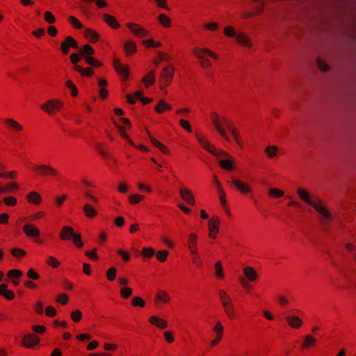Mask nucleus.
Masks as SVG:
<instances>
[{
    "mask_svg": "<svg viewBox=\"0 0 356 356\" xmlns=\"http://www.w3.org/2000/svg\"><path fill=\"white\" fill-rule=\"evenodd\" d=\"M145 199V196L139 194H134L129 196V201L131 205H135Z\"/></svg>",
    "mask_w": 356,
    "mask_h": 356,
    "instance_id": "nucleus-52",
    "label": "nucleus"
},
{
    "mask_svg": "<svg viewBox=\"0 0 356 356\" xmlns=\"http://www.w3.org/2000/svg\"><path fill=\"white\" fill-rule=\"evenodd\" d=\"M84 36L90 43H96L99 39V34L92 29H86L84 31Z\"/></svg>",
    "mask_w": 356,
    "mask_h": 356,
    "instance_id": "nucleus-28",
    "label": "nucleus"
},
{
    "mask_svg": "<svg viewBox=\"0 0 356 356\" xmlns=\"http://www.w3.org/2000/svg\"><path fill=\"white\" fill-rule=\"evenodd\" d=\"M243 273L245 275V280L250 282H256L258 278V275L252 267L247 266L243 270Z\"/></svg>",
    "mask_w": 356,
    "mask_h": 356,
    "instance_id": "nucleus-19",
    "label": "nucleus"
},
{
    "mask_svg": "<svg viewBox=\"0 0 356 356\" xmlns=\"http://www.w3.org/2000/svg\"><path fill=\"white\" fill-rule=\"evenodd\" d=\"M62 106V103L58 99H51L41 105V108L51 115L58 111Z\"/></svg>",
    "mask_w": 356,
    "mask_h": 356,
    "instance_id": "nucleus-9",
    "label": "nucleus"
},
{
    "mask_svg": "<svg viewBox=\"0 0 356 356\" xmlns=\"http://www.w3.org/2000/svg\"><path fill=\"white\" fill-rule=\"evenodd\" d=\"M85 255L89 257L92 261H97L99 260V257L97 255V249L96 248H93L90 251H86Z\"/></svg>",
    "mask_w": 356,
    "mask_h": 356,
    "instance_id": "nucleus-61",
    "label": "nucleus"
},
{
    "mask_svg": "<svg viewBox=\"0 0 356 356\" xmlns=\"http://www.w3.org/2000/svg\"><path fill=\"white\" fill-rule=\"evenodd\" d=\"M40 342V338L35 334H29L22 339V344L26 348H33Z\"/></svg>",
    "mask_w": 356,
    "mask_h": 356,
    "instance_id": "nucleus-14",
    "label": "nucleus"
},
{
    "mask_svg": "<svg viewBox=\"0 0 356 356\" xmlns=\"http://www.w3.org/2000/svg\"><path fill=\"white\" fill-rule=\"evenodd\" d=\"M47 264L52 266L53 268H58L60 265L59 261L53 256H49L46 261Z\"/></svg>",
    "mask_w": 356,
    "mask_h": 356,
    "instance_id": "nucleus-58",
    "label": "nucleus"
},
{
    "mask_svg": "<svg viewBox=\"0 0 356 356\" xmlns=\"http://www.w3.org/2000/svg\"><path fill=\"white\" fill-rule=\"evenodd\" d=\"M126 26L133 34L138 38H142L149 35V31L140 24L134 22H128Z\"/></svg>",
    "mask_w": 356,
    "mask_h": 356,
    "instance_id": "nucleus-10",
    "label": "nucleus"
},
{
    "mask_svg": "<svg viewBox=\"0 0 356 356\" xmlns=\"http://www.w3.org/2000/svg\"><path fill=\"white\" fill-rule=\"evenodd\" d=\"M70 318L74 322L79 323L82 320V312L79 309L72 311L70 314Z\"/></svg>",
    "mask_w": 356,
    "mask_h": 356,
    "instance_id": "nucleus-50",
    "label": "nucleus"
},
{
    "mask_svg": "<svg viewBox=\"0 0 356 356\" xmlns=\"http://www.w3.org/2000/svg\"><path fill=\"white\" fill-rule=\"evenodd\" d=\"M32 171L38 176H49L52 177H57L58 172L56 169L50 165L40 164L35 165L32 168Z\"/></svg>",
    "mask_w": 356,
    "mask_h": 356,
    "instance_id": "nucleus-4",
    "label": "nucleus"
},
{
    "mask_svg": "<svg viewBox=\"0 0 356 356\" xmlns=\"http://www.w3.org/2000/svg\"><path fill=\"white\" fill-rule=\"evenodd\" d=\"M278 147L275 145L266 147L264 152L267 154L269 159H273L277 156Z\"/></svg>",
    "mask_w": 356,
    "mask_h": 356,
    "instance_id": "nucleus-46",
    "label": "nucleus"
},
{
    "mask_svg": "<svg viewBox=\"0 0 356 356\" xmlns=\"http://www.w3.org/2000/svg\"><path fill=\"white\" fill-rule=\"evenodd\" d=\"M181 198L190 205L194 206L195 204L194 195L192 191L186 187H181L179 189Z\"/></svg>",
    "mask_w": 356,
    "mask_h": 356,
    "instance_id": "nucleus-13",
    "label": "nucleus"
},
{
    "mask_svg": "<svg viewBox=\"0 0 356 356\" xmlns=\"http://www.w3.org/2000/svg\"><path fill=\"white\" fill-rule=\"evenodd\" d=\"M316 343V339L311 334H307L305 337V339L302 343V348L304 350H307L311 347L315 346Z\"/></svg>",
    "mask_w": 356,
    "mask_h": 356,
    "instance_id": "nucleus-37",
    "label": "nucleus"
},
{
    "mask_svg": "<svg viewBox=\"0 0 356 356\" xmlns=\"http://www.w3.org/2000/svg\"><path fill=\"white\" fill-rule=\"evenodd\" d=\"M220 219L218 216L213 215L208 222L209 237L216 239L219 232Z\"/></svg>",
    "mask_w": 356,
    "mask_h": 356,
    "instance_id": "nucleus-7",
    "label": "nucleus"
},
{
    "mask_svg": "<svg viewBox=\"0 0 356 356\" xmlns=\"http://www.w3.org/2000/svg\"><path fill=\"white\" fill-rule=\"evenodd\" d=\"M236 42L245 47L251 48L252 47V42L250 38L243 32L237 33L236 37Z\"/></svg>",
    "mask_w": 356,
    "mask_h": 356,
    "instance_id": "nucleus-16",
    "label": "nucleus"
},
{
    "mask_svg": "<svg viewBox=\"0 0 356 356\" xmlns=\"http://www.w3.org/2000/svg\"><path fill=\"white\" fill-rule=\"evenodd\" d=\"M70 47L74 49H79V46L77 41L72 36H66L64 41L61 42L60 49L63 55L69 54Z\"/></svg>",
    "mask_w": 356,
    "mask_h": 356,
    "instance_id": "nucleus-6",
    "label": "nucleus"
},
{
    "mask_svg": "<svg viewBox=\"0 0 356 356\" xmlns=\"http://www.w3.org/2000/svg\"><path fill=\"white\" fill-rule=\"evenodd\" d=\"M65 86L70 90L71 95L72 97H76L79 94L78 89L75 84L70 80H68L65 82Z\"/></svg>",
    "mask_w": 356,
    "mask_h": 356,
    "instance_id": "nucleus-47",
    "label": "nucleus"
},
{
    "mask_svg": "<svg viewBox=\"0 0 356 356\" xmlns=\"http://www.w3.org/2000/svg\"><path fill=\"white\" fill-rule=\"evenodd\" d=\"M234 164L235 161L232 156L231 158H227V159H221L219 162V165L220 168L227 170H233Z\"/></svg>",
    "mask_w": 356,
    "mask_h": 356,
    "instance_id": "nucleus-36",
    "label": "nucleus"
},
{
    "mask_svg": "<svg viewBox=\"0 0 356 356\" xmlns=\"http://www.w3.org/2000/svg\"><path fill=\"white\" fill-rule=\"evenodd\" d=\"M155 70H150L143 79L142 82L145 86V88H149L155 82Z\"/></svg>",
    "mask_w": 356,
    "mask_h": 356,
    "instance_id": "nucleus-34",
    "label": "nucleus"
},
{
    "mask_svg": "<svg viewBox=\"0 0 356 356\" xmlns=\"http://www.w3.org/2000/svg\"><path fill=\"white\" fill-rule=\"evenodd\" d=\"M222 307L227 317L231 320L234 319L236 317V312L234 308L232 302L228 304H225L222 305Z\"/></svg>",
    "mask_w": 356,
    "mask_h": 356,
    "instance_id": "nucleus-41",
    "label": "nucleus"
},
{
    "mask_svg": "<svg viewBox=\"0 0 356 356\" xmlns=\"http://www.w3.org/2000/svg\"><path fill=\"white\" fill-rule=\"evenodd\" d=\"M7 127L10 129H13L15 132H20L23 131L24 127L22 125L19 124L16 120L12 118L6 119L5 120Z\"/></svg>",
    "mask_w": 356,
    "mask_h": 356,
    "instance_id": "nucleus-35",
    "label": "nucleus"
},
{
    "mask_svg": "<svg viewBox=\"0 0 356 356\" xmlns=\"http://www.w3.org/2000/svg\"><path fill=\"white\" fill-rule=\"evenodd\" d=\"M113 65L116 73L121 75L123 77L124 81H127L130 72L129 65H123L121 60L118 58L113 60Z\"/></svg>",
    "mask_w": 356,
    "mask_h": 356,
    "instance_id": "nucleus-8",
    "label": "nucleus"
},
{
    "mask_svg": "<svg viewBox=\"0 0 356 356\" xmlns=\"http://www.w3.org/2000/svg\"><path fill=\"white\" fill-rule=\"evenodd\" d=\"M56 300L58 303H60V304H61V305H67V302H68V301H69V297H68V296H67L66 293H60V294L57 296V298H56Z\"/></svg>",
    "mask_w": 356,
    "mask_h": 356,
    "instance_id": "nucleus-64",
    "label": "nucleus"
},
{
    "mask_svg": "<svg viewBox=\"0 0 356 356\" xmlns=\"http://www.w3.org/2000/svg\"><path fill=\"white\" fill-rule=\"evenodd\" d=\"M120 294L122 298L127 299L131 296L132 289L130 287H122L120 289Z\"/></svg>",
    "mask_w": 356,
    "mask_h": 356,
    "instance_id": "nucleus-59",
    "label": "nucleus"
},
{
    "mask_svg": "<svg viewBox=\"0 0 356 356\" xmlns=\"http://www.w3.org/2000/svg\"><path fill=\"white\" fill-rule=\"evenodd\" d=\"M297 195L302 201L312 207L318 211L319 215L318 219L323 227L326 229L333 220V216L326 208L321 198L318 195H310L309 192L302 188L298 189Z\"/></svg>",
    "mask_w": 356,
    "mask_h": 356,
    "instance_id": "nucleus-1",
    "label": "nucleus"
},
{
    "mask_svg": "<svg viewBox=\"0 0 356 356\" xmlns=\"http://www.w3.org/2000/svg\"><path fill=\"white\" fill-rule=\"evenodd\" d=\"M155 254V250L153 248H143L141 251V255L146 258H151Z\"/></svg>",
    "mask_w": 356,
    "mask_h": 356,
    "instance_id": "nucleus-57",
    "label": "nucleus"
},
{
    "mask_svg": "<svg viewBox=\"0 0 356 356\" xmlns=\"http://www.w3.org/2000/svg\"><path fill=\"white\" fill-rule=\"evenodd\" d=\"M83 59L82 56L80 54V51H79L76 54H72L70 56V62L74 64V65H78L77 63Z\"/></svg>",
    "mask_w": 356,
    "mask_h": 356,
    "instance_id": "nucleus-63",
    "label": "nucleus"
},
{
    "mask_svg": "<svg viewBox=\"0 0 356 356\" xmlns=\"http://www.w3.org/2000/svg\"><path fill=\"white\" fill-rule=\"evenodd\" d=\"M169 254L168 250H159L156 253V257L160 262H165L167 260V257Z\"/></svg>",
    "mask_w": 356,
    "mask_h": 356,
    "instance_id": "nucleus-54",
    "label": "nucleus"
},
{
    "mask_svg": "<svg viewBox=\"0 0 356 356\" xmlns=\"http://www.w3.org/2000/svg\"><path fill=\"white\" fill-rule=\"evenodd\" d=\"M170 298L168 293L163 290L159 291L154 297V304L158 305L160 303L167 304L170 302Z\"/></svg>",
    "mask_w": 356,
    "mask_h": 356,
    "instance_id": "nucleus-17",
    "label": "nucleus"
},
{
    "mask_svg": "<svg viewBox=\"0 0 356 356\" xmlns=\"http://www.w3.org/2000/svg\"><path fill=\"white\" fill-rule=\"evenodd\" d=\"M218 192L219 194L220 203L228 215H231L229 208L227 206L226 195L223 188L220 186V182L217 180Z\"/></svg>",
    "mask_w": 356,
    "mask_h": 356,
    "instance_id": "nucleus-23",
    "label": "nucleus"
},
{
    "mask_svg": "<svg viewBox=\"0 0 356 356\" xmlns=\"http://www.w3.org/2000/svg\"><path fill=\"white\" fill-rule=\"evenodd\" d=\"M131 305L133 307H144L145 305V300L140 297H134L131 300Z\"/></svg>",
    "mask_w": 356,
    "mask_h": 356,
    "instance_id": "nucleus-62",
    "label": "nucleus"
},
{
    "mask_svg": "<svg viewBox=\"0 0 356 356\" xmlns=\"http://www.w3.org/2000/svg\"><path fill=\"white\" fill-rule=\"evenodd\" d=\"M218 295H219V298L221 301L222 305H224L225 304H228V303L232 302L231 300V298L229 297V296L227 293V292L225 291L220 289L218 291Z\"/></svg>",
    "mask_w": 356,
    "mask_h": 356,
    "instance_id": "nucleus-45",
    "label": "nucleus"
},
{
    "mask_svg": "<svg viewBox=\"0 0 356 356\" xmlns=\"http://www.w3.org/2000/svg\"><path fill=\"white\" fill-rule=\"evenodd\" d=\"M124 49L125 51V55L127 56H131L134 55L137 51L136 44L135 42L132 40L127 41L124 44Z\"/></svg>",
    "mask_w": 356,
    "mask_h": 356,
    "instance_id": "nucleus-32",
    "label": "nucleus"
},
{
    "mask_svg": "<svg viewBox=\"0 0 356 356\" xmlns=\"http://www.w3.org/2000/svg\"><path fill=\"white\" fill-rule=\"evenodd\" d=\"M83 213L88 218H95L98 216V211L90 204H86L83 207Z\"/></svg>",
    "mask_w": 356,
    "mask_h": 356,
    "instance_id": "nucleus-24",
    "label": "nucleus"
},
{
    "mask_svg": "<svg viewBox=\"0 0 356 356\" xmlns=\"http://www.w3.org/2000/svg\"><path fill=\"white\" fill-rule=\"evenodd\" d=\"M71 239L78 248H81L83 246L81 235L79 233H74Z\"/></svg>",
    "mask_w": 356,
    "mask_h": 356,
    "instance_id": "nucleus-51",
    "label": "nucleus"
},
{
    "mask_svg": "<svg viewBox=\"0 0 356 356\" xmlns=\"http://www.w3.org/2000/svg\"><path fill=\"white\" fill-rule=\"evenodd\" d=\"M268 194L269 196L273 198H279L284 195V191L277 188H271L268 189Z\"/></svg>",
    "mask_w": 356,
    "mask_h": 356,
    "instance_id": "nucleus-44",
    "label": "nucleus"
},
{
    "mask_svg": "<svg viewBox=\"0 0 356 356\" xmlns=\"http://www.w3.org/2000/svg\"><path fill=\"white\" fill-rule=\"evenodd\" d=\"M146 131L152 145L156 148H158L163 154L168 155L170 154V150L168 147L164 145L158 140L153 138L147 129L146 130Z\"/></svg>",
    "mask_w": 356,
    "mask_h": 356,
    "instance_id": "nucleus-20",
    "label": "nucleus"
},
{
    "mask_svg": "<svg viewBox=\"0 0 356 356\" xmlns=\"http://www.w3.org/2000/svg\"><path fill=\"white\" fill-rule=\"evenodd\" d=\"M232 136H233L235 142L241 147H243V140L241 138L240 132L238 131V129L234 125L233 122L229 125V127L227 128Z\"/></svg>",
    "mask_w": 356,
    "mask_h": 356,
    "instance_id": "nucleus-26",
    "label": "nucleus"
},
{
    "mask_svg": "<svg viewBox=\"0 0 356 356\" xmlns=\"http://www.w3.org/2000/svg\"><path fill=\"white\" fill-rule=\"evenodd\" d=\"M11 254L15 257L22 258L26 255V252L18 248H14L11 250Z\"/></svg>",
    "mask_w": 356,
    "mask_h": 356,
    "instance_id": "nucleus-56",
    "label": "nucleus"
},
{
    "mask_svg": "<svg viewBox=\"0 0 356 356\" xmlns=\"http://www.w3.org/2000/svg\"><path fill=\"white\" fill-rule=\"evenodd\" d=\"M175 73V67L172 64H169L164 67L160 73L159 78V88L163 90L170 86L172 81Z\"/></svg>",
    "mask_w": 356,
    "mask_h": 356,
    "instance_id": "nucleus-3",
    "label": "nucleus"
},
{
    "mask_svg": "<svg viewBox=\"0 0 356 356\" xmlns=\"http://www.w3.org/2000/svg\"><path fill=\"white\" fill-rule=\"evenodd\" d=\"M22 231L30 238H36L40 234L39 229L33 224H26L23 226Z\"/></svg>",
    "mask_w": 356,
    "mask_h": 356,
    "instance_id": "nucleus-15",
    "label": "nucleus"
},
{
    "mask_svg": "<svg viewBox=\"0 0 356 356\" xmlns=\"http://www.w3.org/2000/svg\"><path fill=\"white\" fill-rule=\"evenodd\" d=\"M195 138L203 149L211 154H217V148L213 145L211 144L207 138H206L204 136L199 133H196Z\"/></svg>",
    "mask_w": 356,
    "mask_h": 356,
    "instance_id": "nucleus-11",
    "label": "nucleus"
},
{
    "mask_svg": "<svg viewBox=\"0 0 356 356\" xmlns=\"http://www.w3.org/2000/svg\"><path fill=\"white\" fill-rule=\"evenodd\" d=\"M67 21L76 29H81L83 28L82 24L74 16H70Z\"/></svg>",
    "mask_w": 356,
    "mask_h": 356,
    "instance_id": "nucleus-55",
    "label": "nucleus"
},
{
    "mask_svg": "<svg viewBox=\"0 0 356 356\" xmlns=\"http://www.w3.org/2000/svg\"><path fill=\"white\" fill-rule=\"evenodd\" d=\"M158 21L165 28H169L171 26V19L165 14H160L158 16Z\"/></svg>",
    "mask_w": 356,
    "mask_h": 356,
    "instance_id": "nucleus-42",
    "label": "nucleus"
},
{
    "mask_svg": "<svg viewBox=\"0 0 356 356\" xmlns=\"http://www.w3.org/2000/svg\"><path fill=\"white\" fill-rule=\"evenodd\" d=\"M197 234H194V233L190 234V235L188 236L187 245H188V248H189L191 254H196L197 252Z\"/></svg>",
    "mask_w": 356,
    "mask_h": 356,
    "instance_id": "nucleus-25",
    "label": "nucleus"
},
{
    "mask_svg": "<svg viewBox=\"0 0 356 356\" xmlns=\"http://www.w3.org/2000/svg\"><path fill=\"white\" fill-rule=\"evenodd\" d=\"M143 44L147 48H159L161 47V43L160 42H156L152 38L143 40Z\"/></svg>",
    "mask_w": 356,
    "mask_h": 356,
    "instance_id": "nucleus-49",
    "label": "nucleus"
},
{
    "mask_svg": "<svg viewBox=\"0 0 356 356\" xmlns=\"http://www.w3.org/2000/svg\"><path fill=\"white\" fill-rule=\"evenodd\" d=\"M104 21L112 29H119L120 25L118 20L113 15L109 14H104L103 15Z\"/></svg>",
    "mask_w": 356,
    "mask_h": 356,
    "instance_id": "nucleus-33",
    "label": "nucleus"
},
{
    "mask_svg": "<svg viewBox=\"0 0 356 356\" xmlns=\"http://www.w3.org/2000/svg\"><path fill=\"white\" fill-rule=\"evenodd\" d=\"M26 198L28 202L34 205H39L42 201L41 195L36 191L30 192L27 194Z\"/></svg>",
    "mask_w": 356,
    "mask_h": 356,
    "instance_id": "nucleus-27",
    "label": "nucleus"
},
{
    "mask_svg": "<svg viewBox=\"0 0 356 356\" xmlns=\"http://www.w3.org/2000/svg\"><path fill=\"white\" fill-rule=\"evenodd\" d=\"M80 54L82 56L83 59L87 56H92L95 54V51L92 46L90 44H85L83 47L79 49Z\"/></svg>",
    "mask_w": 356,
    "mask_h": 356,
    "instance_id": "nucleus-39",
    "label": "nucleus"
},
{
    "mask_svg": "<svg viewBox=\"0 0 356 356\" xmlns=\"http://www.w3.org/2000/svg\"><path fill=\"white\" fill-rule=\"evenodd\" d=\"M22 271L18 269H12L7 273V276L9 278L18 279L22 276Z\"/></svg>",
    "mask_w": 356,
    "mask_h": 356,
    "instance_id": "nucleus-60",
    "label": "nucleus"
},
{
    "mask_svg": "<svg viewBox=\"0 0 356 356\" xmlns=\"http://www.w3.org/2000/svg\"><path fill=\"white\" fill-rule=\"evenodd\" d=\"M227 183L231 186H234L242 195H245L252 192L251 186L241 179H234L233 180L227 181Z\"/></svg>",
    "mask_w": 356,
    "mask_h": 356,
    "instance_id": "nucleus-5",
    "label": "nucleus"
},
{
    "mask_svg": "<svg viewBox=\"0 0 356 356\" xmlns=\"http://www.w3.org/2000/svg\"><path fill=\"white\" fill-rule=\"evenodd\" d=\"M0 296L7 300H13L15 297L13 291L8 290V286L6 284H0Z\"/></svg>",
    "mask_w": 356,
    "mask_h": 356,
    "instance_id": "nucleus-30",
    "label": "nucleus"
},
{
    "mask_svg": "<svg viewBox=\"0 0 356 356\" xmlns=\"http://www.w3.org/2000/svg\"><path fill=\"white\" fill-rule=\"evenodd\" d=\"M72 70L79 72L82 77L90 78L94 74V69L91 67L83 68L81 65H74Z\"/></svg>",
    "mask_w": 356,
    "mask_h": 356,
    "instance_id": "nucleus-21",
    "label": "nucleus"
},
{
    "mask_svg": "<svg viewBox=\"0 0 356 356\" xmlns=\"http://www.w3.org/2000/svg\"><path fill=\"white\" fill-rule=\"evenodd\" d=\"M192 52L194 56H195L199 60L203 59L207 56H209L214 60L218 59V55L207 48L195 47L193 49Z\"/></svg>",
    "mask_w": 356,
    "mask_h": 356,
    "instance_id": "nucleus-12",
    "label": "nucleus"
},
{
    "mask_svg": "<svg viewBox=\"0 0 356 356\" xmlns=\"http://www.w3.org/2000/svg\"><path fill=\"white\" fill-rule=\"evenodd\" d=\"M264 10V3L262 1L260 6L253 11H244L241 13L243 19H248L261 15Z\"/></svg>",
    "mask_w": 356,
    "mask_h": 356,
    "instance_id": "nucleus-18",
    "label": "nucleus"
},
{
    "mask_svg": "<svg viewBox=\"0 0 356 356\" xmlns=\"http://www.w3.org/2000/svg\"><path fill=\"white\" fill-rule=\"evenodd\" d=\"M85 63L91 67L99 68L103 66V63L92 56H87L84 58Z\"/></svg>",
    "mask_w": 356,
    "mask_h": 356,
    "instance_id": "nucleus-40",
    "label": "nucleus"
},
{
    "mask_svg": "<svg viewBox=\"0 0 356 356\" xmlns=\"http://www.w3.org/2000/svg\"><path fill=\"white\" fill-rule=\"evenodd\" d=\"M149 322L159 327L160 329H165L168 327V323L165 320L157 316H152L149 318Z\"/></svg>",
    "mask_w": 356,
    "mask_h": 356,
    "instance_id": "nucleus-31",
    "label": "nucleus"
},
{
    "mask_svg": "<svg viewBox=\"0 0 356 356\" xmlns=\"http://www.w3.org/2000/svg\"><path fill=\"white\" fill-rule=\"evenodd\" d=\"M215 275L218 278H223L224 277V273H223V268L222 265L220 261H217L215 265Z\"/></svg>",
    "mask_w": 356,
    "mask_h": 356,
    "instance_id": "nucleus-48",
    "label": "nucleus"
},
{
    "mask_svg": "<svg viewBox=\"0 0 356 356\" xmlns=\"http://www.w3.org/2000/svg\"><path fill=\"white\" fill-rule=\"evenodd\" d=\"M286 321L294 329H299L302 325V320L296 316H287L286 317Z\"/></svg>",
    "mask_w": 356,
    "mask_h": 356,
    "instance_id": "nucleus-29",
    "label": "nucleus"
},
{
    "mask_svg": "<svg viewBox=\"0 0 356 356\" xmlns=\"http://www.w3.org/2000/svg\"><path fill=\"white\" fill-rule=\"evenodd\" d=\"M172 108V106L167 104L164 99H161L155 106L154 110L157 113L161 114L165 111H171Z\"/></svg>",
    "mask_w": 356,
    "mask_h": 356,
    "instance_id": "nucleus-38",
    "label": "nucleus"
},
{
    "mask_svg": "<svg viewBox=\"0 0 356 356\" xmlns=\"http://www.w3.org/2000/svg\"><path fill=\"white\" fill-rule=\"evenodd\" d=\"M74 233L72 227L64 226L59 234V238L63 241H70Z\"/></svg>",
    "mask_w": 356,
    "mask_h": 356,
    "instance_id": "nucleus-22",
    "label": "nucleus"
},
{
    "mask_svg": "<svg viewBox=\"0 0 356 356\" xmlns=\"http://www.w3.org/2000/svg\"><path fill=\"white\" fill-rule=\"evenodd\" d=\"M209 117L217 132L226 141L229 142L230 138L228 136L225 129H224V127L228 128L232 124V121L226 117L219 116L218 114L214 111L210 113Z\"/></svg>",
    "mask_w": 356,
    "mask_h": 356,
    "instance_id": "nucleus-2",
    "label": "nucleus"
},
{
    "mask_svg": "<svg viewBox=\"0 0 356 356\" xmlns=\"http://www.w3.org/2000/svg\"><path fill=\"white\" fill-rule=\"evenodd\" d=\"M224 34L228 38L236 37L237 33L232 26H227L224 28Z\"/></svg>",
    "mask_w": 356,
    "mask_h": 356,
    "instance_id": "nucleus-53",
    "label": "nucleus"
},
{
    "mask_svg": "<svg viewBox=\"0 0 356 356\" xmlns=\"http://www.w3.org/2000/svg\"><path fill=\"white\" fill-rule=\"evenodd\" d=\"M18 188V184L15 182H13L6 186H0V193H6L9 191H16Z\"/></svg>",
    "mask_w": 356,
    "mask_h": 356,
    "instance_id": "nucleus-43",
    "label": "nucleus"
}]
</instances>
